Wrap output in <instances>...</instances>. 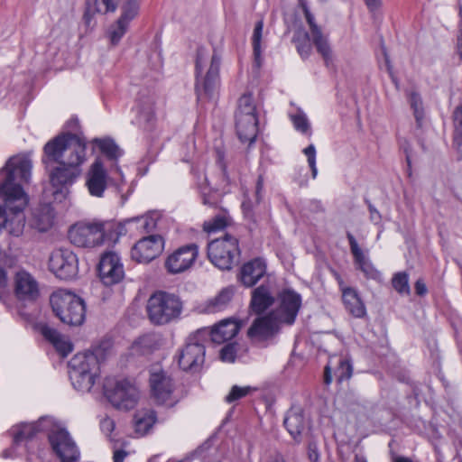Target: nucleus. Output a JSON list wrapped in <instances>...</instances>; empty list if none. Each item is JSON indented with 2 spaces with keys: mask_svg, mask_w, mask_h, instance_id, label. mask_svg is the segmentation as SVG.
Here are the masks:
<instances>
[{
  "mask_svg": "<svg viewBox=\"0 0 462 462\" xmlns=\"http://www.w3.org/2000/svg\"><path fill=\"white\" fill-rule=\"evenodd\" d=\"M87 143L81 134L66 133L50 140L43 147L42 162H58L50 172V182L55 201L62 202L69 189L80 175V166L86 161Z\"/></svg>",
  "mask_w": 462,
  "mask_h": 462,
  "instance_id": "1",
  "label": "nucleus"
},
{
  "mask_svg": "<svg viewBox=\"0 0 462 462\" xmlns=\"http://www.w3.org/2000/svg\"><path fill=\"white\" fill-rule=\"evenodd\" d=\"M220 57L215 52L210 55L209 51L199 47L196 54V94L199 100L210 98L220 81Z\"/></svg>",
  "mask_w": 462,
  "mask_h": 462,
  "instance_id": "2",
  "label": "nucleus"
},
{
  "mask_svg": "<svg viewBox=\"0 0 462 462\" xmlns=\"http://www.w3.org/2000/svg\"><path fill=\"white\" fill-rule=\"evenodd\" d=\"M100 349L75 355L69 362V379L73 387L82 393H88L95 384L99 374Z\"/></svg>",
  "mask_w": 462,
  "mask_h": 462,
  "instance_id": "3",
  "label": "nucleus"
},
{
  "mask_svg": "<svg viewBox=\"0 0 462 462\" xmlns=\"http://www.w3.org/2000/svg\"><path fill=\"white\" fill-rule=\"evenodd\" d=\"M183 302L171 292L157 291L147 300L146 311L149 320L154 325H166L180 318Z\"/></svg>",
  "mask_w": 462,
  "mask_h": 462,
  "instance_id": "4",
  "label": "nucleus"
},
{
  "mask_svg": "<svg viewBox=\"0 0 462 462\" xmlns=\"http://www.w3.org/2000/svg\"><path fill=\"white\" fill-rule=\"evenodd\" d=\"M51 305L60 320L71 327L83 324L86 318V306L84 300L75 293L59 290L50 298Z\"/></svg>",
  "mask_w": 462,
  "mask_h": 462,
  "instance_id": "5",
  "label": "nucleus"
},
{
  "mask_svg": "<svg viewBox=\"0 0 462 462\" xmlns=\"http://www.w3.org/2000/svg\"><path fill=\"white\" fill-rule=\"evenodd\" d=\"M104 392L111 404L123 411L134 409L140 397L137 387L127 379H107L104 384Z\"/></svg>",
  "mask_w": 462,
  "mask_h": 462,
  "instance_id": "6",
  "label": "nucleus"
},
{
  "mask_svg": "<svg viewBox=\"0 0 462 462\" xmlns=\"http://www.w3.org/2000/svg\"><path fill=\"white\" fill-rule=\"evenodd\" d=\"M208 255L216 267L220 270H230L240 255L237 238L226 234L214 239L208 245Z\"/></svg>",
  "mask_w": 462,
  "mask_h": 462,
  "instance_id": "7",
  "label": "nucleus"
},
{
  "mask_svg": "<svg viewBox=\"0 0 462 462\" xmlns=\"http://www.w3.org/2000/svg\"><path fill=\"white\" fill-rule=\"evenodd\" d=\"M208 338V331L199 329L190 335L179 355L180 367L184 371H197L205 360V344Z\"/></svg>",
  "mask_w": 462,
  "mask_h": 462,
  "instance_id": "8",
  "label": "nucleus"
},
{
  "mask_svg": "<svg viewBox=\"0 0 462 462\" xmlns=\"http://www.w3.org/2000/svg\"><path fill=\"white\" fill-rule=\"evenodd\" d=\"M69 238L79 247L98 246L105 239V223L100 221L77 223L69 228Z\"/></svg>",
  "mask_w": 462,
  "mask_h": 462,
  "instance_id": "9",
  "label": "nucleus"
},
{
  "mask_svg": "<svg viewBox=\"0 0 462 462\" xmlns=\"http://www.w3.org/2000/svg\"><path fill=\"white\" fill-rule=\"evenodd\" d=\"M149 384L152 396L155 402L168 406L175 404L176 400L173 398L175 385L173 380L161 367H152Z\"/></svg>",
  "mask_w": 462,
  "mask_h": 462,
  "instance_id": "10",
  "label": "nucleus"
},
{
  "mask_svg": "<svg viewBox=\"0 0 462 462\" xmlns=\"http://www.w3.org/2000/svg\"><path fill=\"white\" fill-rule=\"evenodd\" d=\"M49 268L60 280H71L79 273V260L69 249H56L49 258Z\"/></svg>",
  "mask_w": 462,
  "mask_h": 462,
  "instance_id": "11",
  "label": "nucleus"
},
{
  "mask_svg": "<svg viewBox=\"0 0 462 462\" xmlns=\"http://www.w3.org/2000/svg\"><path fill=\"white\" fill-rule=\"evenodd\" d=\"M301 296L291 289H284L277 294V307L271 312L283 324H294L301 307Z\"/></svg>",
  "mask_w": 462,
  "mask_h": 462,
  "instance_id": "12",
  "label": "nucleus"
},
{
  "mask_svg": "<svg viewBox=\"0 0 462 462\" xmlns=\"http://www.w3.org/2000/svg\"><path fill=\"white\" fill-rule=\"evenodd\" d=\"M98 277L105 286H113L120 283L125 276V268L120 256L111 251L101 254L97 265Z\"/></svg>",
  "mask_w": 462,
  "mask_h": 462,
  "instance_id": "13",
  "label": "nucleus"
},
{
  "mask_svg": "<svg viewBox=\"0 0 462 462\" xmlns=\"http://www.w3.org/2000/svg\"><path fill=\"white\" fill-rule=\"evenodd\" d=\"M283 324L271 311L256 318L247 330L249 339L257 344L272 340L281 331Z\"/></svg>",
  "mask_w": 462,
  "mask_h": 462,
  "instance_id": "14",
  "label": "nucleus"
},
{
  "mask_svg": "<svg viewBox=\"0 0 462 462\" xmlns=\"http://www.w3.org/2000/svg\"><path fill=\"white\" fill-rule=\"evenodd\" d=\"M199 256L196 244L185 245L173 251L165 260L164 267L171 274H178L190 269Z\"/></svg>",
  "mask_w": 462,
  "mask_h": 462,
  "instance_id": "15",
  "label": "nucleus"
},
{
  "mask_svg": "<svg viewBox=\"0 0 462 462\" xmlns=\"http://www.w3.org/2000/svg\"><path fill=\"white\" fill-rule=\"evenodd\" d=\"M49 441L61 462H76L79 458V450L65 429H57L49 434Z\"/></svg>",
  "mask_w": 462,
  "mask_h": 462,
  "instance_id": "16",
  "label": "nucleus"
},
{
  "mask_svg": "<svg viewBox=\"0 0 462 462\" xmlns=\"http://www.w3.org/2000/svg\"><path fill=\"white\" fill-rule=\"evenodd\" d=\"M263 190V179L259 176L256 181L254 199L252 200L248 196L245 195L242 202V211L245 219L252 226H258L263 220L267 218V210L265 207L261 205Z\"/></svg>",
  "mask_w": 462,
  "mask_h": 462,
  "instance_id": "17",
  "label": "nucleus"
},
{
  "mask_svg": "<svg viewBox=\"0 0 462 462\" xmlns=\"http://www.w3.org/2000/svg\"><path fill=\"white\" fill-rule=\"evenodd\" d=\"M164 248V240L159 235L143 237L132 247L131 257L137 263H147L158 257Z\"/></svg>",
  "mask_w": 462,
  "mask_h": 462,
  "instance_id": "18",
  "label": "nucleus"
},
{
  "mask_svg": "<svg viewBox=\"0 0 462 462\" xmlns=\"http://www.w3.org/2000/svg\"><path fill=\"white\" fill-rule=\"evenodd\" d=\"M114 180L110 178L100 159H97L89 167L86 175V186L93 197L102 198L108 184Z\"/></svg>",
  "mask_w": 462,
  "mask_h": 462,
  "instance_id": "19",
  "label": "nucleus"
},
{
  "mask_svg": "<svg viewBox=\"0 0 462 462\" xmlns=\"http://www.w3.org/2000/svg\"><path fill=\"white\" fill-rule=\"evenodd\" d=\"M346 237L349 242L350 251L353 254L356 269L362 272L367 279L379 280L381 277L380 272L374 267L369 257L359 247L355 236L350 232H347Z\"/></svg>",
  "mask_w": 462,
  "mask_h": 462,
  "instance_id": "20",
  "label": "nucleus"
},
{
  "mask_svg": "<svg viewBox=\"0 0 462 462\" xmlns=\"http://www.w3.org/2000/svg\"><path fill=\"white\" fill-rule=\"evenodd\" d=\"M14 293L20 300H34L39 295L38 283L29 273L20 271L14 278Z\"/></svg>",
  "mask_w": 462,
  "mask_h": 462,
  "instance_id": "21",
  "label": "nucleus"
},
{
  "mask_svg": "<svg viewBox=\"0 0 462 462\" xmlns=\"http://www.w3.org/2000/svg\"><path fill=\"white\" fill-rule=\"evenodd\" d=\"M240 329L241 323L236 319H223L208 332V337H210L214 343L220 345L232 340L238 334Z\"/></svg>",
  "mask_w": 462,
  "mask_h": 462,
  "instance_id": "22",
  "label": "nucleus"
},
{
  "mask_svg": "<svg viewBox=\"0 0 462 462\" xmlns=\"http://www.w3.org/2000/svg\"><path fill=\"white\" fill-rule=\"evenodd\" d=\"M266 263L260 258L245 263L240 270V281L246 287H253L265 275Z\"/></svg>",
  "mask_w": 462,
  "mask_h": 462,
  "instance_id": "23",
  "label": "nucleus"
},
{
  "mask_svg": "<svg viewBox=\"0 0 462 462\" xmlns=\"http://www.w3.org/2000/svg\"><path fill=\"white\" fill-rule=\"evenodd\" d=\"M238 138L242 143H253L257 136V116H235Z\"/></svg>",
  "mask_w": 462,
  "mask_h": 462,
  "instance_id": "24",
  "label": "nucleus"
},
{
  "mask_svg": "<svg viewBox=\"0 0 462 462\" xmlns=\"http://www.w3.org/2000/svg\"><path fill=\"white\" fill-rule=\"evenodd\" d=\"M273 302L274 296L269 286L263 284L252 291L250 307L254 313H263Z\"/></svg>",
  "mask_w": 462,
  "mask_h": 462,
  "instance_id": "25",
  "label": "nucleus"
},
{
  "mask_svg": "<svg viewBox=\"0 0 462 462\" xmlns=\"http://www.w3.org/2000/svg\"><path fill=\"white\" fill-rule=\"evenodd\" d=\"M284 426L290 435L297 441H300V436L307 426V420L300 408L291 409L284 419Z\"/></svg>",
  "mask_w": 462,
  "mask_h": 462,
  "instance_id": "26",
  "label": "nucleus"
},
{
  "mask_svg": "<svg viewBox=\"0 0 462 462\" xmlns=\"http://www.w3.org/2000/svg\"><path fill=\"white\" fill-rule=\"evenodd\" d=\"M342 300L346 310L353 317L361 319L366 315L365 306L355 289L343 288Z\"/></svg>",
  "mask_w": 462,
  "mask_h": 462,
  "instance_id": "27",
  "label": "nucleus"
},
{
  "mask_svg": "<svg viewBox=\"0 0 462 462\" xmlns=\"http://www.w3.org/2000/svg\"><path fill=\"white\" fill-rule=\"evenodd\" d=\"M42 334L53 345L61 356L65 357L72 351V344L70 341L55 328L43 326L42 328Z\"/></svg>",
  "mask_w": 462,
  "mask_h": 462,
  "instance_id": "28",
  "label": "nucleus"
},
{
  "mask_svg": "<svg viewBox=\"0 0 462 462\" xmlns=\"http://www.w3.org/2000/svg\"><path fill=\"white\" fill-rule=\"evenodd\" d=\"M234 296V288L222 289L217 295L207 300L203 305V311L208 314L223 311L230 303Z\"/></svg>",
  "mask_w": 462,
  "mask_h": 462,
  "instance_id": "29",
  "label": "nucleus"
},
{
  "mask_svg": "<svg viewBox=\"0 0 462 462\" xmlns=\"http://www.w3.org/2000/svg\"><path fill=\"white\" fill-rule=\"evenodd\" d=\"M43 419L37 422L26 423L23 422L12 428L14 442L19 444L23 441L32 439L36 433L42 430L41 424Z\"/></svg>",
  "mask_w": 462,
  "mask_h": 462,
  "instance_id": "30",
  "label": "nucleus"
},
{
  "mask_svg": "<svg viewBox=\"0 0 462 462\" xmlns=\"http://www.w3.org/2000/svg\"><path fill=\"white\" fill-rule=\"evenodd\" d=\"M154 100L149 98L146 103H140L138 106V118L137 122L141 127L146 131H150L154 125Z\"/></svg>",
  "mask_w": 462,
  "mask_h": 462,
  "instance_id": "31",
  "label": "nucleus"
},
{
  "mask_svg": "<svg viewBox=\"0 0 462 462\" xmlns=\"http://www.w3.org/2000/svg\"><path fill=\"white\" fill-rule=\"evenodd\" d=\"M162 214L159 211H150L145 216L136 217L126 219L125 223H136L137 228H141L145 233L154 231L161 220Z\"/></svg>",
  "mask_w": 462,
  "mask_h": 462,
  "instance_id": "32",
  "label": "nucleus"
},
{
  "mask_svg": "<svg viewBox=\"0 0 462 462\" xmlns=\"http://www.w3.org/2000/svg\"><path fill=\"white\" fill-rule=\"evenodd\" d=\"M311 40L317 51L322 56L325 65L327 67L332 65L334 61L333 51L328 38L320 32L311 36Z\"/></svg>",
  "mask_w": 462,
  "mask_h": 462,
  "instance_id": "33",
  "label": "nucleus"
},
{
  "mask_svg": "<svg viewBox=\"0 0 462 462\" xmlns=\"http://www.w3.org/2000/svg\"><path fill=\"white\" fill-rule=\"evenodd\" d=\"M156 421L155 412L151 410L140 411L134 415V426L136 432L143 435L152 427Z\"/></svg>",
  "mask_w": 462,
  "mask_h": 462,
  "instance_id": "34",
  "label": "nucleus"
},
{
  "mask_svg": "<svg viewBox=\"0 0 462 462\" xmlns=\"http://www.w3.org/2000/svg\"><path fill=\"white\" fill-rule=\"evenodd\" d=\"M292 42L295 43L297 51L302 59L310 57L312 51V45L310 43V36L307 32L303 30L295 32Z\"/></svg>",
  "mask_w": 462,
  "mask_h": 462,
  "instance_id": "35",
  "label": "nucleus"
},
{
  "mask_svg": "<svg viewBox=\"0 0 462 462\" xmlns=\"http://www.w3.org/2000/svg\"><path fill=\"white\" fill-rule=\"evenodd\" d=\"M235 116H257L256 106L251 93H245L239 97Z\"/></svg>",
  "mask_w": 462,
  "mask_h": 462,
  "instance_id": "36",
  "label": "nucleus"
},
{
  "mask_svg": "<svg viewBox=\"0 0 462 462\" xmlns=\"http://www.w3.org/2000/svg\"><path fill=\"white\" fill-rule=\"evenodd\" d=\"M93 142L97 144L101 152L104 153L110 160H117L119 157L123 155L122 150L118 147V145L114 142L113 139L96 138Z\"/></svg>",
  "mask_w": 462,
  "mask_h": 462,
  "instance_id": "37",
  "label": "nucleus"
},
{
  "mask_svg": "<svg viewBox=\"0 0 462 462\" xmlns=\"http://www.w3.org/2000/svg\"><path fill=\"white\" fill-rule=\"evenodd\" d=\"M140 5L138 0H124L118 20L130 24V23L137 17Z\"/></svg>",
  "mask_w": 462,
  "mask_h": 462,
  "instance_id": "38",
  "label": "nucleus"
},
{
  "mask_svg": "<svg viewBox=\"0 0 462 462\" xmlns=\"http://www.w3.org/2000/svg\"><path fill=\"white\" fill-rule=\"evenodd\" d=\"M129 28V24L116 20L114 23H112L106 32V36L110 41V43L114 46L117 45L124 35L126 33Z\"/></svg>",
  "mask_w": 462,
  "mask_h": 462,
  "instance_id": "39",
  "label": "nucleus"
},
{
  "mask_svg": "<svg viewBox=\"0 0 462 462\" xmlns=\"http://www.w3.org/2000/svg\"><path fill=\"white\" fill-rule=\"evenodd\" d=\"M157 346L153 335H144L139 337L133 345V351L142 355L152 352Z\"/></svg>",
  "mask_w": 462,
  "mask_h": 462,
  "instance_id": "40",
  "label": "nucleus"
},
{
  "mask_svg": "<svg viewBox=\"0 0 462 462\" xmlns=\"http://www.w3.org/2000/svg\"><path fill=\"white\" fill-rule=\"evenodd\" d=\"M263 29V21H258L255 23L253 36H252V44H253V49H254V61H255L257 67H259L261 65V60H262L261 40H262Z\"/></svg>",
  "mask_w": 462,
  "mask_h": 462,
  "instance_id": "41",
  "label": "nucleus"
},
{
  "mask_svg": "<svg viewBox=\"0 0 462 462\" xmlns=\"http://www.w3.org/2000/svg\"><path fill=\"white\" fill-rule=\"evenodd\" d=\"M393 289L401 295H410L409 274L405 272L396 273L392 278Z\"/></svg>",
  "mask_w": 462,
  "mask_h": 462,
  "instance_id": "42",
  "label": "nucleus"
},
{
  "mask_svg": "<svg viewBox=\"0 0 462 462\" xmlns=\"http://www.w3.org/2000/svg\"><path fill=\"white\" fill-rule=\"evenodd\" d=\"M409 102L416 120L418 127H421L424 121V108L421 97L416 92H411L409 96Z\"/></svg>",
  "mask_w": 462,
  "mask_h": 462,
  "instance_id": "43",
  "label": "nucleus"
},
{
  "mask_svg": "<svg viewBox=\"0 0 462 462\" xmlns=\"http://www.w3.org/2000/svg\"><path fill=\"white\" fill-rule=\"evenodd\" d=\"M290 117L298 132L308 136L311 135L310 124L307 116L301 110H298L296 114L291 115Z\"/></svg>",
  "mask_w": 462,
  "mask_h": 462,
  "instance_id": "44",
  "label": "nucleus"
},
{
  "mask_svg": "<svg viewBox=\"0 0 462 462\" xmlns=\"http://www.w3.org/2000/svg\"><path fill=\"white\" fill-rule=\"evenodd\" d=\"M453 143L457 147L460 148L462 147V104L456 107L453 113Z\"/></svg>",
  "mask_w": 462,
  "mask_h": 462,
  "instance_id": "45",
  "label": "nucleus"
},
{
  "mask_svg": "<svg viewBox=\"0 0 462 462\" xmlns=\"http://www.w3.org/2000/svg\"><path fill=\"white\" fill-rule=\"evenodd\" d=\"M353 374V365L346 358L340 357L338 359L337 366L335 370L337 380L341 383L348 380Z\"/></svg>",
  "mask_w": 462,
  "mask_h": 462,
  "instance_id": "46",
  "label": "nucleus"
},
{
  "mask_svg": "<svg viewBox=\"0 0 462 462\" xmlns=\"http://www.w3.org/2000/svg\"><path fill=\"white\" fill-rule=\"evenodd\" d=\"M228 224V218L225 215L216 216L213 219L205 223L204 228L208 233L224 229Z\"/></svg>",
  "mask_w": 462,
  "mask_h": 462,
  "instance_id": "47",
  "label": "nucleus"
},
{
  "mask_svg": "<svg viewBox=\"0 0 462 462\" xmlns=\"http://www.w3.org/2000/svg\"><path fill=\"white\" fill-rule=\"evenodd\" d=\"M252 391H253V388L250 386L241 387L238 385H234L231 388L229 393L226 396L225 400L226 402L231 403V402H234L246 396Z\"/></svg>",
  "mask_w": 462,
  "mask_h": 462,
  "instance_id": "48",
  "label": "nucleus"
},
{
  "mask_svg": "<svg viewBox=\"0 0 462 462\" xmlns=\"http://www.w3.org/2000/svg\"><path fill=\"white\" fill-rule=\"evenodd\" d=\"M300 6L302 8L306 22L309 24L310 35L313 36L314 34L322 32L321 28L317 24L315 17L310 11L308 5L305 2H300Z\"/></svg>",
  "mask_w": 462,
  "mask_h": 462,
  "instance_id": "49",
  "label": "nucleus"
},
{
  "mask_svg": "<svg viewBox=\"0 0 462 462\" xmlns=\"http://www.w3.org/2000/svg\"><path fill=\"white\" fill-rule=\"evenodd\" d=\"M303 153L306 155L309 166L311 170V175L313 179H316L318 175V169L316 166V148L314 144H310L303 150Z\"/></svg>",
  "mask_w": 462,
  "mask_h": 462,
  "instance_id": "50",
  "label": "nucleus"
},
{
  "mask_svg": "<svg viewBox=\"0 0 462 462\" xmlns=\"http://www.w3.org/2000/svg\"><path fill=\"white\" fill-rule=\"evenodd\" d=\"M219 355L223 362H234L236 356V345L235 343L226 344L221 348Z\"/></svg>",
  "mask_w": 462,
  "mask_h": 462,
  "instance_id": "51",
  "label": "nucleus"
},
{
  "mask_svg": "<svg viewBox=\"0 0 462 462\" xmlns=\"http://www.w3.org/2000/svg\"><path fill=\"white\" fill-rule=\"evenodd\" d=\"M96 12L101 14L114 13L117 5L115 0H95Z\"/></svg>",
  "mask_w": 462,
  "mask_h": 462,
  "instance_id": "52",
  "label": "nucleus"
},
{
  "mask_svg": "<svg viewBox=\"0 0 462 462\" xmlns=\"http://www.w3.org/2000/svg\"><path fill=\"white\" fill-rule=\"evenodd\" d=\"M199 185L201 189V192L203 193V203L205 205H209V206L214 205V203L210 202L206 197L208 190L209 191L211 189L209 187V182H208L207 176L203 177V181L199 182Z\"/></svg>",
  "mask_w": 462,
  "mask_h": 462,
  "instance_id": "53",
  "label": "nucleus"
},
{
  "mask_svg": "<svg viewBox=\"0 0 462 462\" xmlns=\"http://www.w3.org/2000/svg\"><path fill=\"white\" fill-rule=\"evenodd\" d=\"M52 224H53V217L51 216L50 214H48L44 217V219L42 221L39 220L36 225H37V228L41 232H45L52 226Z\"/></svg>",
  "mask_w": 462,
  "mask_h": 462,
  "instance_id": "54",
  "label": "nucleus"
},
{
  "mask_svg": "<svg viewBox=\"0 0 462 462\" xmlns=\"http://www.w3.org/2000/svg\"><path fill=\"white\" fill-rule=\"evenodd\" d=\"M308 456L310 461L317 462L319 457L318 446L315 442H310L308 446Z\"/></svg>",
  "mask_w": 462,
  "mask_h": 462,
  "instance_id": "55",
  "label": "nucleus"
},
{
  "mask_svg": "<svg viewBox=\"0 0 462 462\" xmlns=\"http://www.w3.org/2000/svg\"><path fill=\"white\" fill-rule=\"evenodd\" d=\"M100 427L104 432L110 433L113 431L115 427L114 420H111L110 418H106L101 420Z\"/></svg>",
  "mask_w": 462,
  "mask_h": 462,
  "instance_id": "56",
  "label": "nucleus"
},
{
  "mask_svg": "<svg viewBox=\"0 0 462 462\" xmlns=\"http://www.w3.org/2000/svg\"><path fill=\"white\" fill-rule=\"evenodd\" d=\"M414 289H415L416 293L419 296H423L428 291L427 286L422 279H419L416 281V282L414 284Z\"/></svg>",
  "mask_w": 462,
  "mask_h": 462,
  "instance_id": "57",
  "label": "nucleus"
},
{
  "mask_svg": "<svg viewBox=\"0 0 462 462\" xmlns=\"http://www.w3.org/2000/svg\"><path fill=\"white\" fill-rule=\"evenodd\" d=\"M368 209L370 212V219L375 223L378 224L381 221V215L379 211L371 204H368Z\"/></svg>",
  "mask_w": 462,
  "mask_h": 462,
  "instance_id": "58",
  "label": "nucleus"
},
{
  "mask_svg": "<svg viewBox=\"0 0 462 462\" xmlns=\"http://www.w3.org/2000/svg\"><path fill=\"white\" fill-rule=\"evenodd\" d=\"M217 162L219 163V166H220V168L222 170V172H223V181H225L226 184L228 185L230 183L229 178H228V176L226 174V165L223 162V156H222V154L219 152H218Z\"/></svg>",
  "mask_w": 462,
  "mask_h": 462,
  "instance_id": "59",
  "label": "nucleus"
},
{
  "mask_svg": "<svg viewBox=\"0 0 462 462\" xmlns=\"http://www.w3.org/2000/svg\"><path fill=\"white\" fill-rule=\"evenodd\" d=\"M126 456L127 453L125 450H116L113 456L114 462H124V459L125 458Z\"/></svg>",
  "mask_w": 462,
  "mask_h": 462,
  "instance_id": "60",
  "label": "nucleus"
},
{
  "mask_svg": "<svg viewBox=\"0 0 462 462\" xmlns=\"http://www.w3.org/2000/svg\"><path fill=\"white\" fill-rule=\"evenodd\" d=\"M95 13H97L96 9L94 11H92L91 7L89 5L86 8L83 18H84L87 25L90 24L91 19Z\"/></svg>",
  "mask_w": 462,
  "mask_h": 462,
  "instance_id": "61",
  "label": "nucleus"
},
{
  "mask_svg": "<svg viewBox=\"0 0 462 462\" xmlns=\"http://www.w3.org/2000/svg\"><path fill=\"white\" fill-rule=\"evenodd\" d=\"M365 5H367L368 9L371 11L376 10L382 5L381 0H365Z\"/></svg>",
  "mask_w": 462,
  "mask_h": 462,
  "instance_id": "62",
  "label": "nucleus"
},
{
  "mask_svg": "<svg viewBox=\"0 0 462 462\" xmlns=\"http://www.w3.org/2000/svg\"><path fill=\"white\" fill-rule=\"evenodd\" d=\"M7 286V273L5 270L0 267V290Z\"/></svg>",
  "mask_w": 462,
  "mask_h": 462,
  "instance_id": "63",
  "label": "nucleus"
},
{
  "mask_svg": "<svg viewBox=\"0 0 462 462\" xmlns=\"http://www.w3.org/2000/svg\"><path fill=\"white\" fill-rule=\"evenodd\" d=\"M325 383L329 384L332 382L331 371L329 365L325 367V374H324Z\"/></svg>",
  "mask_w": 462,
  "mask_h": 462,
  "instance_id": "64",
  "label": "nucleus"
}]
</instances>
